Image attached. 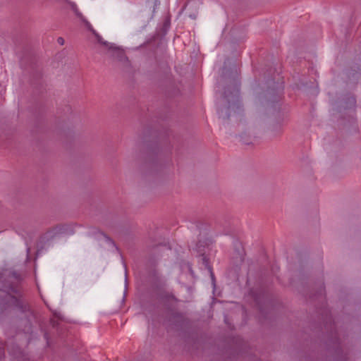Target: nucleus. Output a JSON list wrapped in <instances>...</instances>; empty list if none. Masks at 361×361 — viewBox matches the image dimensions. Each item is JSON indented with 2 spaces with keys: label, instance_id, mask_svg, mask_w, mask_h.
<instances>
[{
  "label": "nucleus",
  "instance_id": "3",
  "mask_svg": "<svg viewBox=\"0 0 361 361\" xmlns=\"http://www.w3.org/2000/svg\"><path fill=\"white\" fill-rule=\"evenodd\" d=\"M4 345L0 343V355L4 353Z\"/></svg>",
  "mask_w": 361,
  "mask_h": 361
},
{
  "label": "nucleus",
  "instance_id": "2",
  "mask_svg": "<svg viewBox=\"0 0 361 361\" xmlns=\"http://www.w3.org/2000/svg\"><path fill=\"white\" fill-rule=\"evenodd\" d=\"M57 42H58L59 44L63 45V44H64V39H63V38H62V37H59V38L57 39Z\"/></svg>",
  "mask_w": 361,
  "mask_h": 361
},
{
  "label": "nucleus",
  "instance_id": "1",
  "mask_svg": "<svg viewBox=\"0 0 361 361\" xmlns=\"http://www.w3.org/2000/svg\"><path fill=\"white\" fill-rule=\"evenodd\" d=\"M65 232V226L62 225L56 226L51 229L49 230L46 233L44 238L47 240L52 239L57 236V235Z\"/></svg>",
  "mask_w": 361,
  "mask_h": 361
},
{
  "label": "nucleus",
  "instance_id": "4",
  "mask_svg": "<svg viewBox=\"0 0 361 361\" xmlns=\"http://www.w3.org/2000/svg\"><path fill=\"white\" fill-rule=\"evenodd\" d=\"M11 299L17 302V300L15 298H11Z\"/></svg>",
  "mask_w": 361,
  "mask_h": 361
}]
</instances>
